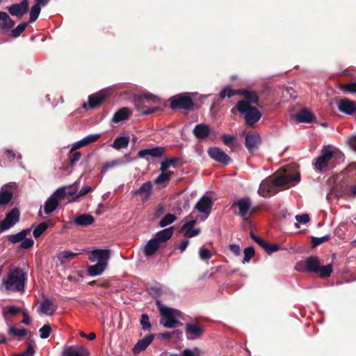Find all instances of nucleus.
Returning a JSON list of instances; mask_svg holds the SVG:
<instances>
[{"label": "nucleus", "mask_w": 356, "mask_h": 356, "mask_svg": "<svg viewBox=\"0 0 356 356\" xmlns=\"http://www.w3.org/2000/svg\"><path fill=\"white\" fill-rule=\"evenodd\" d=\"M300 181V175L296 172L294 175L285 170L277 173L273 178L264 179L259 187L258 193L264 197H268L277 193L276 187L289 185L294 186Z\"/></svg>", "instance_id": "nucleus-1"}, {"label": "nucleus", "mask_w": 356, "mask_h": 356, "mask_svg": "<svg viewBox=\"0 0 356 356\" xmlns=\"http://www.w3.org/2000/svg\"><path fill=\"white\" fill-rule=\"evenodd\" d=\"M26 275L19 268L11 269L7 277L3 279V286L6 291L22 292L25 288Z\"/></svg>", "instance_id": "nucleus-2"}, {"label": "nucleus", "mask_w": 356, "mask_h": 356, "mask_svg": "<svg viewBox=\"0 0 356 356\" xmlns=\"http://www.w3.org/2000/svg\"><path fill=\"white\" fill-rule=\"evenodd\" d=\"M159 310L161 314L160 323L164 327L175 328L182 325L181 323L177 319L181 315L180 311L162 305L159 307Z\"/></svg>", "instance_id": "nucleus-3"}, {"label": "nucleus", "mask_w": 356, "mask_h": 356, "mask_svg": "<svg viewBox=\"0 0 356 356\" xmlns=\"http://www.w3.org/2000/svg\"><path fill=\"white\" fill-rule=\"evenodd\" d=\"M236 108L240 113L244 115L245 122L248 126H253L261 118L259 111L244 100H241L237 103Z\"/></svg>", "instance_id": "nucleus-4"}, {"label": "nucleus", "mask_w": 356, "mask_h": 356, "mask_svg": "<svg viewBox=\"0 0 356 356\" xmlns=\"http://www.w3.org/2000/svg\"><path fill=\"white\" fill-rule=\"evenodd\" d=\"M320 262L316 257H309L305 261L298 262L296 270L302 273H318Z\"/></svg>", "instance_id": "nucleus-5"}, {"label": "nucleus", "mask_w": 356, "mask_h": 356, "mask_svg": "<svg viewBox=\"0 0 356 356\" xmlns=\"http://www.w3.org/2000/svg\"><path fill=\"white\" fill-rule=\"evenodd\" d=\"M20 213L19 210L15 207L6 213L3 220L0 223V232H5L13 227L19 221Z\"/></svg>", "instance_id": "nucleus-6"}, {"label": "nucleus", "mask_w": 356, "mask_h": 356, "mask_svg": "<svg viewBox=\"0 0 356 356\" xmlns=\"http://www.w3.org/2000/svg\"><path fill=\"white\" fill-rule=\"evenodd\" d=\"M192 99L186 95H179L172 98L170 102V108L172 109H191L193 107Z\"/></svg>", "instance_id": "nucleus-7"}, {"label": "nucleus", "mask_w": 356, "mask_h": 356, "mask_svg": "<svg viewBox=\"0 0 356 356\" xmlns=\"http://www.w3.org/2000/svg\"><path fill=\"white\" fill-rule=\"evenodd\" d=\"M212 206H213L212 198L210 196L204 195L195 204V209H196L200 213L205 214L204 218H202V220H204L207 218V217L210 214Z\"/></svg>", "instance_id": "nucleus-8"}, {"label": "nucleus", "mask_w": 356, "mask_h": 356, "mask_svg": "<svg viewBox=\"0 0 356 356\" xmlns=\"http://www.w3.org/2000/svg\"><path fill=\"white\" fill-rule=\"evenodd\" d=\"M334 156V152L330 148H323L321 150V154L316 159L314 163V169L321 171L323 168L326 167Z\"/></svg>", "instance_id": "nucleus-9"}, {"label": "nucleus", "mask_w": 356, "mask_h": 356, "mask_svg": "<svg viewBox=\"0 0 356 356\" xmlns=\"http://www.w3.org/2000/svg\"><path fill=\"white\" fill-rule=\"evenodd\" d=\"M29 0H22L19 3H14L10 6L6 7V10L12 15L18 18H22L29 10Z\"/></svg>", "instance_id": "nucleus-10"}, {"label": "nucleus", "mask_w": 356, "mask_h": 356, "mask_svg": "<svg viewBox=\"0 0 356 356\" xmlns=\"http://www.w3.org/2000/svg\"><path fill=\"white\" fill-rule=\"evenodd\" d=\"M165 152V147L157 146L153 148L141 149L138 152V156L139 158H143L146 160H149V157L152 158H161L163 156Z\"/></svg>", "instance_id": "nucleus-11"}, {"label": "nucleus", "mask_w": 356, "mask_h": 356, "mask_svg": "<svg viewBox=\"0 0 356 356\" xmlns=\"http://www.w3.org/2000/svg\"><path fill=\"white\" fill-rule=\"evenodd\" d=\"M111 257L110 250L95 249L92 251L89 259L92 262H99L108 265V261Z\"/></svg>", "instance_id": "nucleus-12"}, {"label": "nucleus", "mask_w": 356, "mask_h": 356, "mask_svg": "<svg viewBox=\"0 0 356 356\" xmlns=\"http://www.w3.org/2000/svg\"><path fill=\"white\" fill-rule=\"evenodd\" d=\"M208 154L213 160L222 164L227 165L231 161L230 157L219 147H210Z\"/></svg>", "instance_id": "nucleus-13"}, {"label": "nucleus", "mask_w": 356, "mask_h": 356, "mask_svg": "<svg viewBox=\"0 0 356 356\" xmlns=\"http://www.w3.org/2000/svg\"><path fill=\"white\" fill-rule=\"evenodd\" d=\"M251 204H252L250 198L249 197H245L243 198H241L237 201H235L232 204V207H237L239 209L238 215L243 218L245 220H247L248 218H246L245 216L248 213L251 207Z\"/></svg>", "instance_id": "nucleus-14"}, {"label": "nucleus", "mask_w": 356, "mask_h": 356, "mask_svg": "<svg viewBox=\"0 0 356 356\" xmlns=\"http://www.w3.org/2000/svg\"><path fill=\"white\" fill-rule=\"evenodd\" d=\"M15 186V183H8L4 184L0 189V207L8 205L12 200L13 193L11 190Z\"/></svg>", "instance_id": "nucleus-15"}, {"label": "nucleus", "mask_w": 356, "mask_h": 356, "mask_svg": "<svg viewBox=\"0 0 356 356\" xmlns=\"http://www.w3.org/2000/svg\"><path fill=\"white\" fill-rule=\"evenodd\" d=\"M186 337L188 340H195L200 338L203 334L202 327L197 323H186Z\"/></svg>", "instance_id": "nucleus-16"}, {"label": "nucleus", "mask_w": 356, "mask_h": 356, "mask_svg": "<svg viewBox=\"0 0 356 356\" xmlns=\"http://www.w3.org/2000/svg\"><path fill=\"white\" fill-rule=\"evenodd\" d=\"M337 106L339 111L346 115H353L356 111V102L347 98L340 99Z\"/></svg>", "instance_id": "nucleus-17"}, {"label": "nucleus", "mask_w": 356, "mask_h": 356, "mask_svg": "<svg viewBox=\"0 0 356 356\" xmlns=\"http://www.w3.org/2000/svg\"><path fill=\"white\" fill-rule=\"evenodd\" d=\"M102 136L101 134H90L82 139L79 140V141H76L74 143L72 147L70 149V152H72L76 149L89 145L95 141H97L99 138H100Z\"/></svg>", "instance_id": "nucleus-18"}, {"label": "nucleus", "mask_w": 356, "mask_h": 356, "mask_svg": "<svg viewBox=\"0 0 356 356\" xmlns=\"http://www.w3.org/2000/svg\"><path fill=\"white\" fill-rule=\"evenodd\" d=\"M154 337V334H150L138 340L132 349L133 353L137 355L145 350L152 343Z\"/></svg>", "instance_id": "nucleus-19"}, {"label": "nucleus", "mask_w": 356, "mask_h": 356, "mask_svg": "<svg viewBox=\"0 0 356 356\" xmlns=\"http://www.w3.org/2000/svg\"><path fill=\"white\" fill-rule=\"evenodd\" d=\"M261 143V138L257 133L248 134L245 136V147L250 152H252L258 149Z\"/></svg>", "instance_id": "nucleus-20"}, {"label": "nucleus", "mask_w": 356, "mask_h": 356, "mask_svg": "<svg viewBox=\"0 0 356 356\" xmlns=\"http://www.w3.org/2000/svg\"><path fill=\"white\" fill-rule=\"evenodd\" d=\"M107 91L106 90H102L95 94L90 95L88 97V106L90 108H94L98 106L106 98Z\"/></svg>", "instance_id": "nucleus-21"}, {"label": "nucleus", "mask_w": 356, "mask_h": 356, "mask_svg": "<svg viewBox=\"0 0 356 356\" xmlns=\"http://www.w3.org/2000/svg\"><path fill=\"white\" fill-rule=\"evenodd\" d=\"M87 348L79 346H72L63 352V356H88Z\"/></svg>", "instance_id": "nucleus-22"}, {"label": "nucleus", "mask_w": 356, "mask_h": 356, "mask_svg": "<svg viewBox=\"0 0 356 356\" xmlns=\"http://www.w3.org/2000/svg\"><path fill=\"white\" fill-rule=\"evenodd\" d=\"M211 132L209 127L205 123L197 124L195 126L193 134L199 140H203L208 137Z\"/></svg>", "instance_id": "nucleus-23"}, {"label": "nucleus", "mask_w": 356, "mask_h": 356, "mask_svg": "<svg viewBox=\"0 0 356 356\" xmlns=\"http://www.w3.org/2000/svg\"><path fill=\"white\" fill-rule=\"evenodd\" d=\"M152 184L151 181H147L141 185V186L137 189L131 191L132 195H138L144 194L145 197L142 199L143 201H147L152 193Z\"/></svg>", "instance_id": "nucleus-24"}, {"label": "nucleus", "mask_w": 356, "mask_h": 356, "mask_svg": "<svg viewBox=\"0 0 356 356\" xmlns=\"http://www.w3.org/2000/svg\"><path fill=\"white\" fill-rule=\"evenodd\" d=\"M71 186H72L60 187L56 189L51 195H54V197L58 200V202L59 203L67 195L74 196L75 195V192L70 190V188Z\"/></svg>", "instance_id": "nucleus-25"}, {"label": "nucleus", "mask_w": 356, "mask_h": 356, "mask_svg": "<svg viewBox=\"0 0 356 356\" xmlns=\"http://www.w3.org/2000/svg\"><path fill=\"white\" fill-rule=\"evenodd\" d=\"M174 227H170L156 233L154 238L159 243H164L168 241L172 237Z\"/></svg>", "instance_id": "nucleus-26"}, {"label": "nucleus", "mask_w": 356, "mask_h": 356, "mask_svg": "<svg viewBox=\"0 0 356 356\" xmlns=\"http://www.w3.org/2000/svg\"><path fill=\"white\" fill-rule=\"evenodd\" d=\"M38 311L47 316H52L55 312V309L51 300L49 298H45L40 302Z\"/></svg>", "instance_id": "nucleus-27"}, {"label": "nucleus", "mask_w": 356, "mask_h": 356, "mask_svg": "<svg viewBox=\"0 0 356 356\" xmlns=\"http://www.w3.org/2000/svg\"><path fill=\"white\" fill-rule=\"evenodd\" d=\"M15 25V22L5 12L0 11V29L8 31Z\"/></svg>", "instance_id": "nucleus-28"}, {"label": "nucleus", "mask_w": 356, "mask_h": 356, "mask_svg": "<svg viewBox=\"0 0 356 356\" xmlns=\"http://www.w3.org/2000/svg\"><path fill=\"white\" fill-rule=\"evenodd\" d=\"M31 229L30 228L24 229L15 234L8 235V240L13 244H15L19 242L21 243L22 240L31 233Z\"/></svg>", "instance_id": "nucleus-29"}, {"label": "nucleus", "mask_w": 356, "mask_h": 356, "mask_svg": "<svg viewBox=\"0 0 356 356\" xmlns=\"http://www.w3.org/2000/svg\"><path fill=\"white\" fill-rule=\"evenodd\" d=\"M159 242L152 238L149 240L144 248V253L147 257L152 256L159 248Z\"/></svg>", "instance_id": "nucleus-30"}, {"label": "nucleus", "mask_w": 356, "mask_h": 356, "mask_svg": "<svg viewBox=\"0 0 356 356\" xmlns=\"http://www.w3.org/2000/svg\"><path fill=\"white\" fill-rule=\"evenodd\" d=\"M95 221L93 216L90 214H80L77 216L74 222L79 226H88L92 224Z\"/></svg>", "instance_id": "nucleus-31"}, {"label": "nucleus", "mask_w": 356, "mask_h": 356, "mask_svg": "<svg viewBox=\"0 0 356 356\" xmlns=\"http://www.w3.org/2000/svg\"><path fill=\"white\" fill-rule=\"evenodd\" d=\"M58 200L50 195L44 204V211L46 214H49L55 211L58 206Z\"/></svg>", "instance_id": "nucleus-32"}, {"label": "nucleus", "mask_w": 356, "mask_h": 356, "mask_svg": "<svg viewBox=\"0 0 356 356\" xmlns=\"http://www.w3.org/2000/svg\"><path fill=\"white\" fill-rule=\"evenodd\" d=\"M106 267L107 266L105 264L97 262V264L88 267V274L92 277L97 276L101 275Z\"/></svg>", "instance_id": "nucleus-33"}, {"label": "nucleus", "mask_w": 356, "mask_h": 356, "mask_svg": "<svg viewBox=\"0 0 356 356\" xmlns=\"http://www.w3.org/2000/svg\"><path fill=\"white\" fill-rule=\"evenodd\" d=\"M129 115V110L127 108H122L116 111L112 118V121L119 123L127 119Z\"/></svg>", "instance_id": "nucleus-34"}, {"label": "nucleus", "mask_w": 356, "mask_h": 356, "mask_svg": "<svg viewBox=\"0 0 356 356\" xmlns=\"http://www.w3.org/2000/svg\"><path fill=\"white\" fill-rule=\"evenodd\" d=\"M296 119L300 122L310 123L314 119V115L307 110L302 109L296 115Z\"/></svg>", "instance_id": "nucleus-35"}, {"label": "nucleus", "mask_w": 356, "mask_h": 356, "mask_svg": "<svg viewBox=\"0 0 356 356\" xmlns=\"http://www.w3.org/2000/svg\"><path fill=\"white\" fill-rule=\"evenodd\" d=\"M129 142V138L127 136H118L117 137L113 144L112 147L115 149H121L128 146Z\"/></svg>", "instance_id": "nucleus-36"}, {"label": "nucleus", "mask_w": 356, "mask_h": 356, "mask_svg": "<svg viewBox=\"0 0 356 356\" xmlns=\"http://www.w3.org/2000/svg\"><path fill=\"white\" fill-rule=\"evenodd\" d=\"M239 95L244 96L246 99L245 101L250 105V103H257L259 100V97L255 92L248 90H240Z\"/></svg>", "instance_id": "nucleus-37"}, {"label": "nucleus", "mask_w": 356, "mask_h": 356, "mask_svg": "<svg viewBox=\"0 0 356 356\" xmlns=\"http://www.w3.org/2000/svg\"><path fill=\"white\" fill-rule=\"evenodd\" d=\"M80 254L81 252H73L70 250H64L60 252V254L58 256V259H59L61 264H64L65 263L67 259L74 258L79 255Z\"/></svg>", "instance_id": "nucleus-38"}, {"label": "nucleus", "mask_w": 356, "mask_h": 356, "mask_svg": "<svg viewBox=\"0 0 356 356\" xmlns=\"http://www.w3.org/2000/svg\"><path fill=\"white\" fill-rule=\"evenodd\" d=\"M177 220V216L172 213H168L165 215L159 221V225L161 227H165L172 223H173Z\"/></svg>", "instance_id": "nucleus-39"}, {"label": "nucleus", "mask_w": 356, "mask_h": 356, "mask_svg": "<svg viewBox=\"0 0 356 356\" xmlns=\"http://www.w3.org/2000/svg\"><path fill=\"white\" fill-rule=\"evenodd\" d=\"M128 161H125L122 159H115L109 162H106L104 164L102 168V172H106L108 169L113 168L116 166L126 164Z\"/></svg>", "instance_id": "nucleus-40"}, {"label": "nucleus", "mask_w": 356, "mask_h": 356, "mask_svg": "<svg viewBox=\"0 0 356 356\" xmlns=\"http://www.w3.org/2000/svg\"><path fill=\"white\" fill-rule=\"evenodd\" d=\"M21 311V308L17 307L15 305H8L3 307L2 309V314L4 318H6V316H15Z\"/></svg>", "instance_id": "nucleus-41"}, {"label": "nucleus", "mask_w": 356, "mask_h": 356, "mask_svg": "<svg viewBox=\"0 0 356 356\" xmlns=\"http://www.w3.org/2000/svg\"><path fill=\"white\" fill-rule=\"evenodd\" d=\"M40 12H41L40 6H39V5H37L35 3L31 7L30 13H29V23H33L34 22H35L38 19Z\"/></svg>", "instance_id": "nucleus-42"}, {"label": "nucleus", "mask_w": 356, "mask_h": 356, "mask_svg": "<svg viewBox=\"0 0 356 356\" xmlns=\"http://www.w3.org/2000/svg\"><path fill=\"white\" fill-rule=\"evenodd\" d=\"M240 90L232 89L229 86L225 87L220 92V97L222 99L225 97H232L235 95H239Z\"/></svg>", "instance_id": "nucleus-43"}, {"label": "nucleus", "mask_w": 356, "mask_h": 356, "mask_svg": "<svg viewBox=\"0 0 356 356\" xmlns=\"http://www.w3.org/2000/svg\"><path fill=\"white\" fill-rule=\"evenodd\" d=\"M178 161L177 158L165 159L161 162L160 170L163 172L170 168L171 166L174 167V163Z\"/></svg>", "instance_id": "nucleus-44"}, {"label": "nucleus", "mask_w": 356, "mask_h": 356, "mask_svg": "<svg viewBox=\"0 0 356 356\" xmlns=\"http://www.w3.org/2000/svg\"><path fill=\"white\" fill-rule=\"evenodd\" d=\"M48 228V224L46 222L40 223L33 232V236L35 238H39Z\"/></svg>", "instance_id": "nucleus-45"}, {"label": "nucleus", "mask_w": 356, "mask_h": 356, "mask_svg": "<svg viewBox=\"0 0 356 356\" xmlns=\"http://www.w3.org/2000/svg\"><path fill=\"white\" fill-rule=\"evenodd\" d=\"M140 323L144 331H150L152 329V324L150 323L149 316L146 314L141 315Z\"/></svg>", "instance_id": "nucleus-46"}, {"label": "nucleus", "mask_w": 356, "mask_h": 356, "mask_svg": "<svg viewBox=\"0 0 356 356\" xmlns=\"http://www.w3.org/2000/svg\"><path fill=\"white\" fill-rule=\"evenodd\" d=\"M29 23L28 22H22L17 26L15 29L11 31L12 36L14 38L19 37L26 29Z\"/></svg>", "instance_id": "nucleus-47"}, {"label": "nucleus", "mask_w": 356, "mask_h": 356, "mask_svg": "<svg viewBox=\"0 0 356 356\" xmlns=\"http://www.w3.org/2000/svg\"><path fill=\"white\" fill-rule=\"evenodd\" d=\"M332 272V265L328 264L322 267L319 266V270L318 273H319V276L321 278H326L329 277Z\"/></svg>", "instance_id": "nucleus-48"}, {"label": "nucleus", "mask_w": 356, "mask_h": 356, "mask_svg": "<svg viewBox=\"0 0 356 356\" xmlns=\"http://www.w3.org/2000/svg\"><path fill=\"white\" fill-rule=\"evenodd\" d=\"M77 190V187L75 186L74 192H76ZM92 188L89 186L83 187L78 193H75V195L73 197L72 202L76 201L79 197L84 196L87 195L88 193L92 191Z\"/></svg>", "instance_id": "nucleus-49"}, {"label": "nucleus", "mask_w": 356, "mask_h": 356, "mask_svg": "<svg viewBox=\"0 0 356 356\" xmlns=\"http://www.w3.org/2000/svg\"><path fill=\"white\" fill-rule=\"evenodd\" d=\"M138 100L141 102L145 100L147 102L156 103L159 101V98L152 93L147 92L140 95L138 97Z\"/></svg>", "instance_id": "nucleus-50"}, {"label": "nucleus", "mask_w": 356, "mask_h": 356, "mask_svg": "<svg viewBox=\"0 0 356 356\" xmlns=\"http://www.w3.org/2000/svg\"><path fill=\"white\" fill-rule=\"evenodd\" d=\"M196 219L193 218V213H191L187 218L185 220L184 225H182L181 230H186L188 229H192V227L196 224Z\"/></svg>", "instance_id": "nucleus-51"}, {"label": "nucleus", "mask_w": 356, "mask_h": 356, "mask_svg": "<svg viewBox=\"0 0 356 356\" xmlns=\"http://www.w3.org/2000/svg\"><path fill=\"white\" fill-rule=\"evenodd\" d=\"M244 257L242 261L243 264L248 263L252 257L254 255V250L252 247H248L243 250Z\"/></svg>", "instance_id": "nucleus-52"}, {"label": "nucleus", "mask_w": 356, "mask_h": 356, "mask_svg": "<svg viewBox=\"0 0 356 356\" xmlns=\"http://www.w3.org/2000/svg\"><path fill=\"white\" fill-rule=\"evenodd\" d=\"M173 172H161L154 180V183L156 184H160L168 181L170 179V177Z\"/></svg>", "instance_id": "nucleus-53"}, {"label": "nucleus", "mask_w": 356, "mask_h": 356, "mask_svg": "<svg viewBox=\"0 0 356 356\" xmlns=\"http://www.w3.org/2000/svg\"><path fill=\"white\" fill-rule=\"evenodd\" d=\"M330 234H326L322 237L313 236L312 238V245L314 247H316V246L319 245L320 244L328 241L330 239Z\"/></svg>", "instance_id": "nucleus-54"}, {"label": "nucleus", "mask_w": 356, "mask_h": 356, "mask_svg": "<svg viewBox=\"0 0 356 356\" xmlns=\"http://www.w3.org/2000/svg\"><path fill=\"white\" fill-rule=\"evenodd\" d=\"M39 332H40V337L41 339H47L49 337L51 332V328L50 327V325H44L40 330H39Z\"/></svg>", "instance_id": "nucleus-55"}, {"label": "nucleus", "mask_w": 356, "mask_h": 356, "mask_svg": "<svg viewBox=\"0 0 356 356\" xmlns=\"http://www.w3.org/2000/svg\"><path fill=\"white\" fill-rule=\"evenodd\" d=\"M8 333L17 337H24L26 334V330L25 329H17L14 327H9Z\"/></svg>", "instance_id": "nucleus-56"}, {"label": "nucleus", "mask_w": 356, "mask_h": 356, "mask_svg": "<svg viewBox=\"0 0 356 356\" xmlns=\"http://www.w3.org/2000/svg\"><path fill=\"white\" fill-rule=\"evenodd\" d=\"M199 256L202 261H207L211 259V253L208 249L200 248L199 250Z\"/></svg>", "instance_id": "nucleus-57"}, {"label": "nucleus", "mask_w": 356, "mask_h": 356, "mask_svg": "<svg viewBox=\"0 0 356 356\" xmlns=\"http://www.w3.org/2000/svg\"><path fill=\"white\" fill-rule=\"evenodd\" d=\"M33 244H34V241L32 238L25 237L24 239H23L22 241L21 242V243L19 245V248L21 249L27 250V249H30L31 248H32Z\"/></svg>", "instance_id": "nucleus-58"}, {"label": "nucleus", "mask_w": 356, "mask_h": 356, "mask_svg": "<svg viewBox=\"0 0 356 356\" xmlns=\"http://www.w3.org/2000/svg\"><path fill=\"white\" fill-rule=\"evenodd\" d=\"M263 248L265 250V251L268 254H271V253L276 252L279 250V245L277 244H272V243L266 242Z\"/></svg>", "instance_id": "nucleus-59"}, {"label": "nucleus", "mask_w": 356, "mask_h": 356, "mask_svg": "<svg viewBox=\"0 0 356 356\" xmlns=\"http://www.w3.org/2000/svg\"><path fill=\"white\" fill-rule=\"evenodd\" d=\"M81 156V154L80 152H74L70 157V166H72V167L74 166L75 164L76 163V162H78L79 161Z\"/></svg>", "instance_id": "nucleus-60"}, {"label": "nucleus", "mask_w": 356, "mask_h": 356, "mask_svg": "<svg viewBox=\"0 0 356 356\" xmlns=\"http://www.w3.org/2000/svg\"><path fill=\"white\" fill-rule=\"evenodd\" d=\"M297 222L302 223V224H306L308 222H309L310 218L309 214L304 213L302 215H296L295 217Z\"/></svg>", "instance_id": "nucleus-61"}, {"label": "nucleus", "mask_w": 356, "mask_h": 356, "mask_svg": "<svg viewBox=\"0 0 356 356\" xmlns=\"http://www.w3.org/2000/svg\"><path fill=\"white\" fill-rule=\"evenodd\" d=\"M341 88L348 92H356V82L344 84Z\"/></svg>", "instance_id": "nucleus-62"}, {"label": "nucleus", "mask_w": 356, "mask_h": 356, "mask_svg": "<svg viewBox=\"0 0 356 356\" xmlns=\"http://www.w3.org/2000/svg\"><path fill=\"white\" fill-rule=\"evenodd\" d=\"M200 228H196L195 229H188L186 230L184 236L188 237V238L193 237V236L198 235L200 234Z\"/></svg>", "instance_id": "nucleus-63"}, {"label": "nucleus", "mask_w": 356, "mask_h": 356, "mask_svg": "<svg viewBox=\"0 0 356 356\" xmlns=\"http://www.w3.org/2000/svg\"><path fill=\"white\" fill-rule=\"evenodd\" d=\"M35 353V350L31 344H29L24 351L22 353V356H33Z\"/></svg>", "instance_id": "nucleus-64"}]
</instances>
